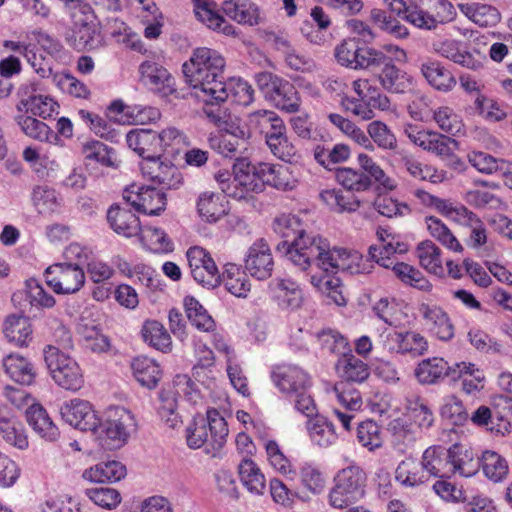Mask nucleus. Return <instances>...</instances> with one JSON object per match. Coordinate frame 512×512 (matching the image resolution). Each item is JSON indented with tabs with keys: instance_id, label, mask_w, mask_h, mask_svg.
<instances>
[{
	"instance_id": "16",
	"label": "nucleus",
	"mask_w": 512,
	"mask_h": 512,
	"mask_svg": "<svg viewBox=\"0 0 512 512\" xmlns=\"http://www.w3.org/2000/svg\"><path fill=\"white\" fill-rule=\"evenodd\" d=\"M135 426L133 415L123 407L110 409L103 425L98 430L104 433L114 448L122 446L128 440Z\"/></svg>"
},
{
	"instance_id": "50",
	"label": "nucleus",
	"mask_w": 512,
	"mask_h": 512,
	"mask_svg": "<svg viewBox=\"0 0 512 512\" xmlns=\"http://www.w3.org/2000/svg\"><path fill=\"white\" fill-rule=\"evenodd\" d=\"M320 199L333 211L338 213L354 212L360 206V201L353 196L343 194L336 189L323 190Z\"/></svg>"
},
{
	"instance_id": "1",
	"label": "nucleus",
	"mask_w": 512,
	"mask_h": 512,
	"mask_svg": "<svg viewBox=\"0 0 512 512\" xmlns=\"http://www.w3.org/2000/svg\"><path fill=\"white\" fill-rule=\"evenodd\" d=\"M273 230L283 238L277 244V250L302 271L315 263L326 273L338 270L359 272L358 268L352 266L361 259L358 252L331 248L329 241L311 231L309 224L298 215L283 214L277 217Z\"/></svg>"
},
{
	"instance_id": "6",
	"label": "nucleus",
	"mask_w": 512,
	"mask_h": 512,
	"mask_svg": "<svg viewBox=\"0 0 512 512\" xmlns=\"http://www.w3.org/2000/svg\"><path fill=\"white\" fill-rule=\"evenodd\" d=\"M384 49L391 54L389 60L377 73L376 77L381 87L393 94H403L410 90L412 78L404 70L398 68L395 62H405L406 52L396 45H384Z\"/></svg>"
},
{
	"instance_id": "25",
	"label": "nucleus",
	"mask_w": 512,
	"mask_h": 512,
	"mask_svg": "<svg viewBox=\"0 0 512 512\" xmlns=\"http://www.w3.org/2000/svg\"><path fill=\"white\" fill-rule=\"evenodd\" d=\"M5 373L16 383L29 386L36 378L33 364L19 354H9L2 360Z\"/></svg>"
},
{
	"instance_id": "33",
	"label": "nucleus",
	"mask_w": 512,
	"mask_h": 512,
	"mask_svg": "<svg viewBox=\"0 0 512 512\" xmlns=\"http://www.w3.org/2000/svg\"><path fill=\"white\" fill-rule=\"evenodd\" d=\"M15 121L23 133L32 139L55 144L60 141L58 135L47 124L26 113L15 116Z\"/></svg>"
},
{
	"instance_id": "4",
	"label": "nucleus",
	"mask_w": 512,
	"mask_h": 512,
	"mask_svg": "<svg viewBox=\"0 0 512 512\" xmlns=\"http://www.w3.org/2000/svg\"><path fill=\"white\" fill-rule=\"evenodd\" d=\"M367 476L359 466H348L334 477L329 492V504L336 509H346L360 501L365 495Z\"/></svg>"
},
{
	"instance_id": "35",
	"label": "nucleus",
	"mask_w": 512,
	"mask_h": 512,
	"mask_svg": "<svg viewBox=\"0 0 512 512\" xmlns=\"http://www.w3.org/2000/svg\"><path fill=\"white\" fill-rule=\"evenodd\" d=\"M222 9L226 16L240 24H258V9L250 0H225Z\"/></svg>"
},
{
	"instance_id": "32",
	"label": "nucleus",
	"mask_w": 512,
	"mask_h": 512,
	"mask_svg": "<svg viewBox=\"0 0 512 512\" xmlns=\"http://www.w3.org/2000/svg\"><path fill=\"white\" fill-rule=\"evenodd\" d=\"M420 70L429 85L436 90L447 92L456 85L455 77L451 71L438 61L428 60L421 64Z\"/></svg>"
},
{
	"instance_id": "39",
	"label": "nucleus",
	"mask_w": 512,
	"mask_h": 512,
	"mask_svg": "<svg viewBox=\"0 0 512 512\" xmlns=\"http://www.w3.org/2000/svg\"><path fill=\"white\" fill-rule=\"evenodd\" d=\"M459 9L471 21L481 27H493L501 19L498 9L488 4H459Z\"/></svg>"
},
{
	"instance_id": "2",
	"label": "nucleus",
	"mask_w": 512,
	"mask_h": 512,
	"mask_svg": "<svg viewBox=\"0 0 512 512\" xmlns=\"http://www.w3.org/2000/svg\"><path fill=\"white\" fill-rule=\"evenodd\" d=\"M225 65L223 56L207 47L194 50L190 60L183 64L186 82L199 101L223 103L228 99V88L223 81Z\"/></svg>"
},
{
	"instance_id": "8",
	"label": "nucleus",
	"mask_w": 512,
	"mask_h": 512,
	"mask_svg": "<svg viewBox=\"0 0 512 512\" xmlns=\"http://www.w3.org/2000/svg\"><path fill=\"white\" fill-rule=\"evenodd\" d=\"M84 14L73 18L72 34L67 38L77 50H94L102 46L103 38L90 5L81 6Z\"/></svg>"
},
{
	"instance_id": "38",
	"label": "nucleus",
	"mask_w": 512,
	"mask_h": 512,
	"mask_svg": "<svg viewBox=\"0 0 512 512\" xmlns=\"http://www.w3.org/2000/svg\"><path fill=\"white\" fill-rule=\"evenodd\" d=\"M133 375L137 382L148 389L156 387L161 377L159 366L148 357H136L131 363Z\"/></svg>"
},
{
	"instance_id": "17",
	"label": "nucleus",
	"mask_w": 512,
	"mask_h": 512,
	"mask_svg": "<svg viewBox=\"0 0 512 512\" xmlns=\"http://www.w3.org/2000/svg\"><path fill=\"white\" fill-rule=\"evenodd\" d=\"M245 272L257 280H266L271 277L274 260L269 245L258 240L253 243L246 254Z\"/></svg>"
},
{
	"instance_id": "34",
	"label": "nucleus",
	"mask_w": 512,
	"mask_h": 512,
	"mask_svg": "<svg viewBox=\"0 0 512 512\" xmlns=\"http://www.w3.org/2000/svg\"><path fill=\"white\" fill-rule=\"evenodd\" d=\"M272 378L277 387L283 392L297 393L308 385V375L298 367L278 368Z\"/></svg>"
},
{
	"instance_id": "29",
	"label": "nucleus",
	"mask_w": 512,
	"mask_h": 512,
	"mask_svg": "<svg viewBox=\"0 0 512 512\" xmlns=\"http://www.w3.org/2000/svg\"><path fill=\"white\" fill-rule=\"evenodd\" d=\"M107 220L114 232L125 237L136 236L140 231L139 218L129 209L111 206L107 212Z\"/></svg>"
},
{
	"instance_id": "15",
	"label": "nucleus",
	"mask_w": 512,
	"mask_h": 512,
	"mask_svg": "<svg viewBox=\"0 0 512 512\" xmlns=\"http://www.w3.org/2000/svg\"><path fill=\"white\" fill-rule=\"evenodd\" d=\"M63 420L82 431L97 432L99 419L92 405L83 399L75 398L63 403L60 407Z\"/></svg>"
},
{
	"instance_id": "18",
	"label": "nucleus",
	"mask_w": 512,
	"mask_h": 512,
	"mask_svg": "<svg viewBox=\"0 0 512 512\" xmlns=\"http://www.w3.org/2000/svg\"><path fill=\"white\" fill-rule=\"evenodd\" d=\"M419 312L438 339L448 341L453 338L454 326L448 314L440 306L421 303Z\"/></svg>"
},
{
	"instance_id": "54",
	"label": "nucleus",
	"mask_w": 512,
	"mask_h": 512,
	"mask_svg": "<svg viewBox=\"0 0 512 512\" xmlns=\"http://www.w3.org/2000/svg\"><path fill=\"white\" fill-rule=\"evenodd\" d=\"M361 48L356 37L343 39L334 48V56L337 63L343 67L355 70V64L359 60Z\"/></svg>"
},
{
	"instance_id": "31",
	"label": "nucleus",
	"mask_w": 512,
	"mask_h": 512,
	"mask_svg": "<svg viewBox=\"0 0 512 512\" xmlns=\"http://www.w3.org/2000/svg\"><path fill=\"white\" fill-rule=\"evenodd\" d=\"M0 436L1 438L18 449L28 447V439L21 423L17 422L10 415L6 407L0 406Z\"/></svg>"
},
{
	"instance_id": "37",
	"label": "nucleus",
	"mask_w": 512,
	"mask_h": 512,
	"mask_svg": "<svg viewBox=\"0 0 512 512\" xmlns=\"http://www.w3.org/2000/svg\"><path fill=\"white\" fill-rule=\"evenodd\" d=\"M452 475L458 474L462 477L475 475L480 467V460L474 459L472 453L465 450L463 446L454 444L449 448Z\"/></svg>"
},
{
	"instance_id": "14",
	"label": "nucleus",
	"mask_w": 512,
	"mask_h": 512,
	"mask_svg": "<svg viewBox=\"0 0 512 512\" xmlns=\"http://www.w3.org/2000/svg\"><path fill=\"white\" fill-rule=\"evenodd\" d=\"M144 177L161 186L160 189H178L183 184V177L176 165L169 159L156 156L141 163Z\"/></svg>"
},
{
	"instance_id": "57",
	"label": "nucleus",
	"mask_w": 512,
	"mask_h": 512,
	"mask_svg": "<svg viewBox=\"0 0 512 512\" xmlns=\"http://www.w3.org/2000/svg\"><path fill=\"white\" fill-rule=\"evenodd\" d=\"M233 176L235 184H238L249 192L259 193L262 191V184L256 180L253 165L245 159L238 160L233 166Z\"/></svg>"
},
{
	"instance_id": "51",
	"label": "nucleus",
	"mask_w": 512,
	"mask_h": 512,
	"mask_svg": "<svg viewBox=\"0 0 512 512\" xmlns=\"http://www.w3.org/2000/svg\"><path fill=\"white\" fill-rule=\"evenodd\" d=\"M186 317L197 329L210 332L214 330L215 322L205 308L193 297L184 300Z\"/></svg>"
},
{
	"instance_id": "23",
	"label": "nucleus",
	"mask_w": 512,
	"mask_h": 512,
	"mask_svg": "<svg viewBox=\"0 0 512 512\" xmlns=\"http://www.w3.org/2000/svg\"><path fill=\"white\" fill-rule=\"evenodd\" d=\"M249 124L264 135L266 143L286 132L283 119L272 110H257L248 115Z\"/></svg>"
},
{
	"instance_id": "42",
	"label": "nucleus",
	"mask_w": 512,
	"mask_h": 512,
	"mask_svg": "<svg viewBox=\"0 0 512 512\" xmlns=\"http://www.w3.org/2000/svg\"><path fill=\"white\" fill-rule=\"evenodd\" d=\"M307 430L311 441L321 448H327L336 443L337 434L334 425L324 417L309 420Z\"/></svg>"
},
{
	"instance_id": "40",
	"label": "nucleus",
	"mask_w": 512,
	"mask_h": 512,
	"mask_svg": "<svg viewBox=\"0 0 512 512\" xmlns=\"http://www.w3.org/2000/svg\"><path fill=\"white\" fill-rule=\"evenodd\" d=\"M32 202L38 213L44 216L58 213L62 206V198L48 186H36L32 192Z\"/></svg>"
},
{
	"instance_id": "43",
	"label": "nucleus",
	"mask_w": 512,
	"mask_h": 512,
	"mask_svg": "<svg viewBox=\"0 0 512 512\" xmlns=\"http://www.w3.org/2000/svg\"><path fill=\"white\" fill-rule=\"evenodd\" d=\"M19 113H31L44 119L50 117L58 108V104L49 96L28 95L17 104Z\"/></svg>"
},
{
	"instance_id": "21",
	"label": "nucleus",
	"mask_w": 512,
	"mask_h": 512,
	"mask_svg": "<svg viewBox=\"0 0 512 512\" xmlns=\"http://www.w3.org/2000/svg\"><path fill=\"white\" fill-rule=\"evenodd\" d=\"M140 79L144 85L150 89L171 93L173 89V79L170 73L162 65L153 61H144L139 66Z\"/></svg>"
},
{
	"instance_id": "27",
	"label": "nucleus",
	"mask_w": 512,
	"mask_h": 512,
	"mask_svg": "<svg viewBox=\"0 0 512 512\" xmlns=\"http://www.w3.org/2000/svg\"><path fill=\"white\" fill-rule=\"evenodd\" d=\"M126 142L130 149L143 158V161L158 156L157 154L160 152L156 131L151 129L131 130L126 135Z\"/></svg>"
},
{
	"instance_id": "10",
	"label": "nucleus",
	"mask_w": 512,
	"mask_h": 512,
	"mask_svg": "<svg viewBox=\"0 0 512 512\" xmlns=\"http://www.w3.org/2000/svg\"><path fill=\"white\" fill-rule=\"evenodd\" d=\"M45 275L46 283L57 294L76 293L85 283V273L79 264L57 263L49 266Z\"/></svg>"
},
{
	"instance_id": "24",
	"label": "nucleus",
	"mask_w": 512,
	"mask_h": 512,
	"mask_svg": "<svg viewBox=\"0 0 512 512\" xmlns=\"http://www.w3.org/2000/svg\"><path fill=\"white\" fill-rule=\"evenodd\" d=\"M422 463L428 478L452 476L449 449L446 450L441 446L427 448L423 453Z\"/></svg>"
},
{
	"instance_id": "55",
	"label": "nucleus",
	"mask_w": 512,
	"mask_h": 512,
	"mask_svg": "<svg viewBox=\"0 0 512 512\" xmlns=\"http://www.w3.org/2000/svg\"><path fill=\"white\" fill-rule=\"evenodd\" d=\"M426 224L431 236L439 241L443 246L455 252H462V245L440 219L434 216L427 217Z\"/></svg>"
},
{
	"instance_id": "64",
	"label": "nucleus",
	"mask_w": 512,
	"mask_h": 512,
	"mask_svg": "<svg viewBox=\"0 0 512 512\" xmlns=\"http://www.w3.org/2000/svg\"><path fill=\"white\" fill-rule=\"evenodd\" d=\"M467 157L469 163L477 171L483 174L497 173L501 168H504L505 165V160L495 158L492 155L481 151H472Z\"/></svg>"
},
{
	"instance_id": "52",
	"label": "nucleus",
	"mask_w": 512,
	"mask_h": 512,
	"mask_svg": "<svg viewBox=\"0 0 512 512\" xmlns=\"http://www.w3.org/2000/svg\"><path fill=\"white\" fill-rule=\"evenodd\" d=\"M141 332L144 341L151 346L163 352L170 350L171 337L160 322L146 321Z\"/></svg>"
},
{
	"instance_id": "28",
	"label": "nucleus",
	"mask_w": 512,
	"mask_h": 512,
	"mask_svg": "<svg viewBox=\"0 0 512 512\" xmlns=\"http://www.w3.org/2000/svg\"><path fill=\"white\" fill-rule=\"evenodd\" d=\"M429 143L430 145H427L425 150L435 153L455 170L464 169V162L455 155V151L458 149V142L455 139L433 131Z\"/></svg>"
},
{
	"instance_id": "9",
	"label": "nucleus",
	"mask_w": 512,
	"mask_h": 512,
	"mask_svg": "<svg viewBox=\"0 0 512 512\" xmlns=\"http://www.w3.org/2000/svg\"><path fill=\"white\" fill-rule=\"evenodd\" d=\"M410 17L418 28L431 30L453 19V6L445 0H412Z\"/></svg>"
},
{
	"instance_id": "13",
	"label": "nucleus",
	"mask_w": 512,
	"mask_h": 512,
	"mask_svg": "<svg viewBox=\"0 0 512 512\" xmlns=\"http://www.w3.org/2000/svg\"><path fill=\"white\" fill-rule=\"evenodd\" d=\"M193 279L203 287L212 289L220 284L221 276L209 252L199 246L190 247L186 253Z\"/></svg>"
},
{
	"instance_id": "59",
	"label": "nucleus",
	"mask_w": 512,
	"mask_h": 512,
	"mask_svg": "<svg viewBox=\"0 0 512 512\" xmlns=\"http://www.w3.org/2000/svg\"><path fill=\"white\" fill-rule=\"evenodd\" d=\"M440 415L453 425H463L469 418L462 401L454 395L444 398Z\"/></svg>"
},
{
	"instance_id": "53",
	"label": "nucleus",
	"mask_w": 512,
	"mask_h": 512,
	"mask_svg": "<svg viewBox=\"0 0 512 512\" xmlns=\"http://www.w3.org/2000/svg\"><path fill=\"white\" fill-rule=\"evenodd\" d=\"M480 464L484 474L494 482L502 481L508 474L507 461L497 452L485 451Z\"/></svg>"
},
{
	"instance_id": "41",
	"label": "nucleus",
	"mask_w": 512,
	"mask_h": 512,
	"mask_svg": "<svg viewBox=\"0 0 512 512\" xmlns=\"http://www.w3.org/2000/svg\"><path fill=\"white\" fill-rule=\"evenodd\" d=\"M238 473L242 484L250 493L261 495L266 489V481L258 466L251 459L244 458L239 466Z\"/></svg>"
},
{
	"instance_id": "3",
	"label": "nucleus",
	"mask_w": 512,
	"mask_h": 512,
	"mask_svg": "<svg viewBox=\"0 0 512 512\" xmlns=\"http://www.w3.org/2000/svg\"><path fill=\"white\" fill-rule=\"evenodd\" d=\"M187 444L192 449L206 446L207 452L215 454L225 444L228 428L225 419L215 410H208L207 415L194 417L186 429Z\"/></svg>"
},
{
	"instance_id": "30",
	"label": "nucleus",
	"mask_w": 512,
	"mask_h": 512,
	"mask_svg": "<svg viewBox=\"0 0 512 512\" xmlns=\"http://www.w3.org/2000/svg\"><path fill=\"white\" fill-rule=\"evenodd\" d=\"M275 106L287 113H296L301 107V98L295 86L280 78L268 97Z\"/></svg>"
},
{
	"instance_id": "48",
	"label": "nucleus",
	"mask_w": 512,
	"mask_h": 512,
	"mask_svg": "<svg viewBox=\"0 0 512 512\" xmlns=\"http://www.w3.org/2000/svg\"><path fill=\"white\" fill-rule=\"evenodd\" d=\"M417 256L420 265L428 272L439 275L443 272L441 250L432 241L425 240L417 246Z\"/></svg>"
},
{
	"instance_id": "19",
	"label": "nucleus",
	"mask_w": 512,
	"mask_h": 512,
	"mask_svg": "<svg viewBox=\"0 0 512 512\" xmlns=\"http://www.w3.org/2000/svg\"><path fill=\"white\" fill-rule=\"evenodd\" d=\"M434 46L441 56L468 69L476 70L480 68L485 60V56L477 50H474V52L462 50L460 43L455 40L441 41Z\"/></svg>"
},
{
	"instance_id": "36",
	"label": "nucleus",
	"mask_w": 512,
	"mask_h": 512,
	"mask_svg": "<svg viewBox=\"0 0 512 512\" xmlns=\"http://www.w3.org/2000/svg\"><path fill=\"white\" fill-rule=\"evenodd\" d=\"M126 467L119 461L102 462L84 470L82 477L90 482H116L124 478Z\"/></svg>"
},
{
	"instance_id": "22",
	"label": "nucleus",
	"mask_w": 512,
	"mask_h": 512,
	"mask_svg": "<svg viewBox=\"0 0 512 512\" xmlns=\"http://www.w3.org/2000/svg\"><path fill=\"white\" fill-rule=\"evenodd\" d=\"M26 419L35 433L48 442H55L60 432L43 406L31 403L26 410Z\"/></svg>"
},
{
	"instance_id": "7",
	"label": "nucleus",
	"mask_w": 512,
	"mask_h": 512,
	"mask_svg": "<svg viewBox=\"0 0 512 512\" xmlns=\"http://www.w3.org/2000/svg\"><path fill=\"white\" fill-rule=\"evenodd\" d=\"M476 371L475 365L471 363H456L449 366L447 361L440 357H432L422 360L415 368L414 375L421 384H437L445 377H451L456 380L462 377V374H470Z\"/></svg>"
},
{
	"instance_id": "20",
	"label": "nucleus",
	"mask_w": 512,
	"mask_h": 512,
	"mask_svg": "<svg viewBox=\"0 0 512 512\" xmlns=\"http://www.w3.org/2000/svg\"><path fill=\"white\" fill-rule=\"evenodd\" d=\"M217 134H210L208 144L211 149L225 157H233L239 148L245 144L246 132L234 125Z\"/></svg>"
},
{
	"instance_id": "45",
	"label": "nucleus",
	"mask_w": 512,
	"mask_h": 512,
	"mask_svg": "<svg viewBox=\"0 0 512 512\" xmlns=\"http://www.w3.org/2000/svg\"><path fill=\"white\" fill-rule=\"evenodd\" d=\"M198 212L208 222H216L227 213V206L220 195L204 192L197 203Z\"/></svg>"
},
{
	"instance_id": "46",
	"label": "nucleus",
	"mask_w": 512,
	"mask_h": 512,
	"mask_svg": "<svg viewBox=\"0 0 512 512\" xmlns=\"http://www.w3.org/2000/svg\"><path fill=\"white\" fill-rule=\"evenodd\" d=\"M390 57L391 54L384 49V46L381 49L369 46L362 47L359 60L355 64V70H368L376 76Z\"/></svg>"
},
{
	"instance_id": "63",
	"label": "nucleus",
	"mask_w": 512,
	"mask_h": 512,
	"mask_svg": "<svg viewBox=\"0 0 512 512\" xmlns=\"http://www.w3.org/2000/svg\"><path fill=\"white\" fill-rule=\"evenodd\" d=\"M357 440L368 450L373 451L382 445L380 427L373 420L360 423L357 427Z\"/></svg>"
},
{
	"instance_id": "62",
	"label": "nucleus",
	"mask_w": 512,
	"mask_h": 512,
	"mask_svg": "<svg viewBox=\"0 0 512 512\" xmlns=\"http://www.w3.org/2000/svg\"><path fill=\"white\" fill-rule=\"evenodd\" d=\"M196 18L210 29L220 28L223 17L214 10L212 0H192Z\"/></svg>"
},
{
	"instance_id": "44",
	"label": "nucleus",
	"mask_w": 512,
	"mask_h": 512,
	"mask_svg": "<svg viewBox=\"0 0 512 512\" xmlns=\"http://www.w3.org/2000/svg\"><path fill=\"white\" fill-rule=\"evenodd\" d=\"M392 271L395 276L405 285L411 286L415 289L429 292L432 289V284L423 275V273L412 265L404 262H397L392 266Z\"/></svg>"
},
{
	"instance_id": "60",
	"label": "nucleus",
	"mask_w": 512,
	"mask_h": 512,
	"mask_svg": "<svg viewBox=\"0 0 512 512\" xmlns=\"http://www.w3.org/2000/svg\"><path fill=\"white\" fill-rule=\"evenodd\" d=\"M311 284L316 287L320 292L325 293L330 297L338 306L345 305L346 300L342 295L340 288V279L337 277L325 275H312L310 278Z\"/></svg>"
},
{
	"instance_id": "12",
	"label": "nucleus",
	"mask_w": 512,
	"mask_h": 512,
	"mask_svg": "<svg viewBox=\"0 0 512 512\" xmlns=\"http://www.w3.org/2000/svg\"><path fill=\"white\" fill-rule=\"evenodd\" d=\"M387 10L373 9L371 17L375 23L379 24L382 30H385L392 35L403 38L408 35V30L405 26L401 25L396 17L404 19L412 24L410 17L411 2L407 4L404 0H385Z\"/></svg>"
},
{
	"instance_id": "5",
	"label": "nucleus",
	"mask_w": 512,
	"mask_h": 512,
	"mask_svg": "<svg viewBox=\"0 0 512 512\" xmlns=\"http://www.w3.org/2000/svg\"><path fill=\"white\" fill-rule=\"evenodd\" d=\"M44 360L54 382L63 389L78 391L84 384L79 364L55 345L44 349Z\"/></svg>"
},
{
	"instance_id": "47",
	"label": "nucleus",
	"mask_w": 512,
	"mask_h": 512,
	"mask_svg": "<svg viewBox=\"0 0 512 512\" xmlns=\"http://www.w3.org/2000/svg\"><path fill=\"white\" fill-rule=\"evenodd\" d=\"M336 180L345 189L356 192L368 190L372 185L368 175L350 167L336 169Z\"/></svg>"
},
{
	"instance_id": "26",
	"label": "nucleus",
	"mask_w": 512,
	"mask_h": 512,
	"mask_svg": "<svg viewBox=\"0 0 512 512\" xmlns=\"http://www.w3.org/2000/svg\"><path fill=\"white\" fill-rule=\"evenodd\" d=\"M6 339L18 347H26L32 341V325L30 319L23 315H9L3 324Z\"/></svg>"
},
{
	"instance_id": "11",
	"label": "nucleus",
	"mask_w": 512,
	"mask_h": 512,
	"mask_svg": "<svg viewBox=\"0 0 512 512\" xmlns=\"http://www.w3.org/2000/svg\"><path fill=\"white\" fill-rule=\"evenodd\" d=\"M123 199L135 210L148 215H159L166 207V194L152 186L132 184L123 191Z\"/></svg>"
},
{
	"instance_id": "61",
	"label": "nucleus",
	"mask_w": 512,
	"mask_h": 512,
	"mask_svg": "<svg viewBox=\"0 0 512 512\" xmlns=\"http://www.w3.org/2000/svg\"><path fill=\"white\" fill-rule=\"evenodd\" d=\"M367 132L371 140L384 150H394L397 140L394 133L381 121H372L367 126Z\"/></svg>"
},
{
	"instance_id": "56",
	"label": "nucleus",
	"mask_w": 512,
	"mask_h": 512,
	"mask_svg": "<svg viewBox=\"0 0 512 512\" xmlns=\"http://www.w3.org/2000/svg\"><path fill=\"white\" fill-rule=\"evenodd\" d=\"M338 368L341 369V376L348 382L361 383L370 374L369 367L361 359L350 355L339 361Z\"/></svg>"
},
{
	"instance_id": "58",
	"label": "nucleus",
	"mask_w": 512,
	"mask_h": 512,
	"mask_svg": "<svg viewBox=\"0 0 512 512\" xmlns=\"http://www.w3.org/2000/svg\"><path fill=\"white\" fill-rule=\"evenodd\" d=\"M224 284L225 288L236 297L245 298L251 288L246 273L240 272L236 265H230L226 269Z\"/></svg>"
},
{
	"instance_id": "49",
	"label": "nucleus",
	"mask_w": 512,
	"mask_h": 512,
	"mask_svg": "<svg viewBox=\"0 0 512 512\" xmlns=\"http://www.w3.org/2000/svg\"><path fill=\"white\" fill-rule=\"evenodd\" d=\"M395 478L407 487H414L428 480L423 463L418 464L414 461H402L396 469Z\"/></svg>"
}]
</instances>
